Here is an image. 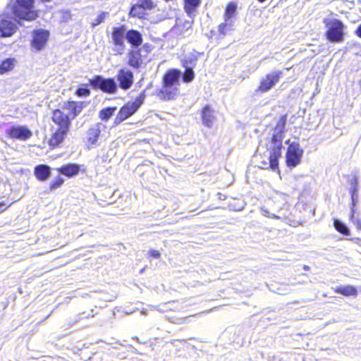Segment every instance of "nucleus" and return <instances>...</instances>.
Returning a JSON list of instances; mask_svg holds the SVG:
<instances>
[{
	"label": "nucleus",
	"instance_id": "f257e3e1",
	"mask_svg": "<svg viewBox=\"0 0 361 361\" xmlns=\"http://www.w3.org/2000/svg\"><path fill=\"white\" fill-rule=\"evenodd\" d=\"M181 75V71L178 69L169 70L163 76L162 86L157 90V96L164 101L174 99L179 93Z\"/></svg>",
	"mask_w": 361,
	"mask_h": 361
},
{
	"label": "nucleus",
	"instance_id": "f03ea898",
	"mask_svg": "<svg viewBox=\"0 0 361 361\" xmlns=\"http://www.w3.org/2000/svg\"><path fill=\"white\" fill-rule=\"evenodd\" d=\"M286 121L287 116H281L273 130L269 157V166L272 170H276L279 166V158L281 156L282 140Z\"/></svg>",
	"mask_w": 361,
	"mask_h": 361
},
{
	"label": "nucleus",
	"instance_id": "7ed1b4c3",
	"mask_svg": "<svg viewBox=\"0 0 361 361\" xmlns=\"http://www.w3.org/2000/svg\"><path fill=\"white\" fill-rule=\"evenodd\" d=\"M327 30L325 32L326 38L332 43H341L344 40L345 25L341 20L337 18L324 20Z\"/></svg>",
	"mask_w": 361,
	"mask_h": 361
},
{
	"label": "nucleus",
	"instance_id": "20e7f679",
	"mask_svg": "<svg viewBox=\"0 0 361 361\" xmlns=\"http://www.w3.org/2000/svg\"><path fill=\"white\" fill-rule=\"evenodd\" d=\"M13 10L18 20L31 21L37 17L34 11V0H15Z\"/></svg>",
	"mask_w": 361,
	"mask_h": 361
},
{
	"label": "nucleus",
	"instance_id": "39448f33",
	"mask_svg": "<svg viewBox=\"0 0 361 361\" xmlns=\"http://www.w3.org/2000/svg\"><path fill=\"white\" fill-rule=\"evenodd\" d=\"M144 98L140 95L132 102H128L118 111L114 121V126H118L127 118L133 116L142 106Z\"/></svg>",
	"mask_w": 361,
	"mask_h": 361
},
{
	"label": "nucleus",
	"instance_id": "423d86ee",
	"mask_svg": "<svg viewBox=\"0 0 361 361\" xmlns=\"http://www.w3.org/2000/svg\"><path fill=\"white\" fill-rule=\"evenodd\" d=\"M89 83L94 89L101 90L108 94H115L118 90V85L112 78H106L98 75L90 78Z\"/></svg>",
	"mask_w": 361,
	"mask_h": 361
},
{
	"label": "nucleus",
	"instance_id": "0eeeda50",
	"mask_svg": "<svg viewBox=\"0 0 361 361\" xmlns=\"http://www.w3.org/2000/svg\"><path fill=\"white\" fill-rule=\"evenodd\" d=\"M126 31V28L124 25L113 27L111 32L112 42L114 45L113 50L116 52V55H122L124 53Z\"/></svg>",
	"mask_w": 361,
	"mask_h": 361
},
{
	"label": "nucleus",
	"instance_id": "6e6552de",
	"mask_svg": "<svg viewBox=\"0 0 361 361\" xmlns=\"http://www.w3.org/2000/svg\"><path fill=\"white\" fill-rule=\"evenodd\" d=\"M303 154V149L300 148L298 142H293L288 147L286 161V164L290 168H294L298 165Z\"/></svg>",
	"mask_w": 361,
	"mask_h": 361
},
{
	"label": "nucleus",
	"instance_id": "1a4fd4ad",
	"mask_svg": "<svg viewBox=\"0 0 361 361\" xmlns=\"http://www.w3.org/2000/svg\"><path fill=\"white\" fill-rule=\"evenodd\" d=\"M283 73L281 71H272L260 80L259 85L256 89V92L264 93L270 90L277 82H279L280 78L282 77Z\"/></svg>",
	"mask_w": 361,
	"mask_h": 361
},
{
	"label": "nucleus",
	"instance_id": "9d476101",
	"mask_svg": "<svg viewBox=\"0 0 361 361\" xmlns=\"http://www.w3.org/2000/svg\"><path fill=\"white\" fill-rule=\"evenodd\" d=\"M116 78L118 82V87L123 90L130 89L134 82L133 73L127 68L119 69Z\"/></svg>",
	"mask_w": 361,
	"mask_h": 361
},
{
	"label": "nucleus",
	"instance_id": "9b49d317",
	"mask_svg": "<svg viewBox=\"0 0 361 361\" xmlns=\"http://www.w3.org/2000/svg\"><path fill=\"white\" fill-rule=\"evenodd\" d=\"M7 135L16 140L25 141L30 139L32 135V131L25 126H13L6 130Z\"/></svg>",
	"mask_w": 361,
	"mask_h": 361
},
{
	"label": "nucleus",
	"instance_id": "f8f14e48",
	"mask_svg": "<svg viewBox=\"0 0 361 361\" xmlns=\"http://www.w3.org/2000/svg\"><path fill=\"white\" fill-rule=\"evenodd\" d=\"M105 126L102 123H96L92 124L87 130L85 139L88 145H95L101 135L102 130L105 129Z\"/></svg>",
	"mask_w": 361,
	"mask_h": 361
},
{
	"label": "nucleus",
	"instance_id": "ddd939ff",
	"mask_svg": "<svg viewBox=\"0 0 361 361\" xmlns=\"http://www.w3.org/2000/svg\"><path fill=\"white\" fill-rule=\"evenodd\" d=\"M49 37V32L43 29L35 30L32 35V45L37 51L41 50L45 46Z\"/></svg>",
	"mask_w": 361,
	"mask_h": 361
},
{
	"label": "nucleus",
	"instance_id": "4468645a",
	"mask_svg": "<svg viewBox=\"0 0 361 361\" xmlns=\"http://www.w3.org/2000/svg\"><path fill=\"white\" fill-rule=\"evenodd\" d=\"M17 25L11 19L0 18V36L8 37L12 36L16 31Z\"/></svg>",
	"mask_w": 361,
	"mask_h": 361
},
{
	"label": "nucleus",
	"instance_id": "2eb2a0df",
	"mask_svg": "<svg viewBox=\"0 0 361 361\" xmlns=\"http://www.w3.org/2000/svg\"><path fill=\"white\" fill-rule=\"evenodd\" d=\"M52 121L59 126V128L69 130L71 120L68 116L64 114L60 109H56L53 111Z\"/></svg>",
	"mask_w": 361,
	"mask_h": 361
},
{
	"label": "nucleus",
	"instance_id": "dca6fc26",
	"mask_svg": "<svg viewBox=\"0 0 361 361\" xmlns=\"http://www.w3.org/2000/svg\"><path fill=\"white\" fill-rule=\"evenodd\" d=\"M126 39L133 49H137L142 43V34L134 29L126 31Z\"/></svg>",
	"mask_w": 361,
	"mask_h": 361
},
{
	"label": "nucleus",
	"instance_id": "f3484780",
	"mask_svg": "<svg viewBox=\"0 0 361 361\" xmlns=\"http://www.w3.org/2000/svg\"><path fill=\"white\" fill-rule=\"evenodd\" d=\"M140 49H133L128 54V64L133 68L138 69L142 63Z\"/></svg>",
	"mask_w": 361,
	"mask_h": 361
},
{
	"label": "nucleus",
	"instance_id": "a211bd4d",
	"mask_svg": "<svg viewBox=\"0 0 361 361\" xmlns=\"http://www.w3.org/2000/svg\"><path fill=\"white\" fill-rule=\"evenodd\" d=\"M34 174L37 180L45 181L51 176V168L46 164L37 165L34 169Z\"/></svg>",
	"mask_w": 361,
	"mask_h": 361
},
{
	"label": "nucleus",
	"instance_id": "6ab92c4d",
	"mask_svg": "<svg viewBox=\"0 0 361 361\" xmlns=\"http://www.w3.org/2000/svg\"><path fill=\"white\" fill-rule=\"evenodd\" d=\"M68 130L58 128L49 140V145L54 147L59 146L64 140Z\"/></svg>",
	"mask_w": 361,
	"mask_h": 361
},
{
	"label": "nucleus",
	"instance_id": "aec40b11",
	"mask_svg": "<svg viewBox=\"0 0 361 361\" xmlns=\"http://www.w3.org/2000/svg\"><path fill=\"white\" fill-rule=\"evenodd\" d=\"M58 171L68 177H73L77 175L79 172L80 167L76 164H68L62 166L61 167L57 169Z\"/></svg>",
	"mask_w": 361,
	"mask_h": 361
},
{
	"label": "nucleus",
	"instance_id": "412c9836",
	"mask_svg": "<svg viewBox=\"0 0 361 361\" xmlns=\"http://www.w3.org/2000/svg\"><path fill=\"white\" fill-rule=\"evenodd\" d=\"M85 107L84 102H75L71 101L68 102L66 104V108L69 111V112L73 115L72 118H75L77 116H78L83 108Z\"/></svg>",
	"mask_w": 361,
	"mask_h": 361
},
{
	"label": "nucleus",
	"instance_id": "4be33fe9",
	"mask_svg": "<svg viewBox=\"0 0 361 361\" xmlns=\"http://www.w3.org/2000/svg\"><path fill=\"white\" fill-rule=\"evenodd\" d=\"M348 183L351 199H353V201H355L359 198V177L357 175H354L350 179H349Z\"/></svg>",
	"mask_w": 361,
	"mask_h": 361
},
{
	"label": "nucleus",
	"instance_id": "5701e85b",
	"mask_svg": "<svg viewBox=\"0 0 361 361\" xmlns=\"http://www.w3.org/2000/svg\"><path fill=\"white\" fill-rule=\"evenodd\" d=\"M202 123L208 127L211 128L213 126L214 116L212 111L209 106H205L202 111Z\"/></svg>",
	"mask_w": 361,
	"mask_h": 361
},
{
	"label": "nucleus",
	"instance_id": "b1692460",
	"mask_svg": "<svg viewBox=\"0 0 361 361\" xmlns=\"http://www.w3.org/2000/svg\"><path fill=\"white\" fill-rule=\"evenodd\" d=\"M200 4V0H184V9L190 18L195 16L197 8Z\"/></svg>",
	"mask_w": 361,
	"mask_h": 361
},
{
	"label": "nucleus",
	"instance_id": "393cba45",
	"mask_svg": "<svg viewBox=\"0 0 361 361\" xmlns=\"http://www.w3.org/2000/svg\"><path fill=\"white\" fill-rule=\"evenodd\" d=\"M336 292L344 296L356 297L357 295V288L350 285L338 287L336 288Z\"/></svg>",
	"mask_w": 361,
	"mask_h": 361
},
{
	"label": "nucleus",
	"instance_id": "a878e982",
	"mask_svg": "<svg viewBox=\"0 0 361 361\" xmlns=\"http://www.w3.org/2000/svg\"><path fill=\"white\" fill-rule=\"evenodd\" d=\"M116 106H108L100 110L99 116L102 121H107L114 114Z\"/></svg>",
	"mask_w": 361,
	"mask_h": 361
},
{
	"label": "nucleus",
	"instance_id": "bb28decb",
	"mask_svg": "<svg viewBox=\"0 0 361 361\" xmlns=\"http://www.w3.org/2000/svg\"><path fill=\"white\" fill-rule=\"evenodd\" d=\"M129 15L132 17L143 18L147 15V11L136 3L131 6Z\"/></svg>",
	"mask_w": 361,
	"mask_h": 361
},
{
	"label": "nucleus",
	"instance_id": "cd10ccee",
	"mask_svg": "<svg viewBox=\"0 0 361 361\" xmlns=\"http://www.w3.org/2000/svg\"><path fill=\"white\" fill-rule=\"evenodd\" d=\"M237 10V4L235 2H230L225 11L224 13V20L225 21H232L231 18L234 16Z\"/></svg>",
	"mask_w": 361,
	"mask_h": 361
},
{
	"label": "nucleus",
	"instance_id": "c85d7f7f",
	"mask_svg": "<svg viewBox=\"0 0 361 361\" xmlns=\"http://www.w3.org/2000/svg\"><path fill=\"white\" fill-rule=\"evenodd\" d=\"M334 226L335 229L340 233L348 236L350 234L348 227L339 219H334Z\"/></svg>",
	"mask_w": 361,
	"mask_h": 361
},
{
	"label": "nucleus",
	"instance_id": "c756f323",
	"mask_svg": "<svg viewBox=\"0 0 361 361\" xmlns=\"http://www.w3.org/2000/svg\"><path fill=\"white\" fill-rule=\"evenodd\" d=\"M197 61V56L194 54H189L182 60V63L184 68H195Z\"/></svg>",
	"mask_w": 361,
	"mask_h": 361
},
{
	"label": "nucleus",
	"instance_id": "7c9ffc66",
	"mask_svg": "<svg viewBox=\"0 0 361 361\" xmlns=\"http://www.w3.org/2000/svg\"><path fill=\"white\" fill-rule=\"evenodd\" d=\"M14 66L13 59H6L0 63V74L5 73L11 71Z\"/></svg>",
	"mask_w": 361,
	"mask_h": 361
},
{
	"label": "nucleus",
	"instance_id": "2f4dec72",
	"mask_svg": "<svg viewBox=\"0 0 361 361\" xmlns=\"http://www.w3.org/2000/svg\"><path fill=\"white\" fill-rule=\"evenodd\" d=\"M193 69V68H185V71L182 75L184 82L189 83L193 80L195 78V73Z\"/></svg>",
	"mask_w": 361,
	"mask_h": 361
},
{
	"label": "nucleus",
	"instance_id": "473e14b6",
	"mask_svg": "<svg viewBox=\"0 0 361 361\" xmlns=\"http://www.w3.org/2000/svg\"><path fill=\"white\" fill-rule=\"evenodd\" d=\"M137 4L146 11H150L156 6L152 0H137Z\"/></svg>",
	"mask_w": 361,
	"mask_h": 361
},
{
	"label": "nucleus",
	"instance_id": "72a5a7b5",
	"mask_svg": "<svg viewBox=\"0 0 361 361\" xmlns=\"http://www.w3.org/2000/svg\"><path fill=\"white\" fill-rule=\"evenodd\" d=\"M232 21H225L219 25V32L222 35H226L228 30L232 29Z\"/></svg>",
	"mask_w": 361,
	"mask_h": 361
},
{
	"label": "nucleus",
	"instance_id": "f704fd0d",
	"mask_svg": "<svg viewBox=\"0 0 361 361\" xmlns=\"http://www.w3.org/2000/svg\"><path fill=\"white\" fill-rule=\"evenodd\" d=\"M75 94L79 97H86L90 94V90L87 85H82L77 89Z\"/></svg>",
	"mask_w": 361,
	"mask_h": 361
},
{
	"label": "nucleus",
	"instance_id": "c9c22d12",
	"mask_svg": "<svg viewBox=\"0 0 361 361\" xmlns=\"http://www.w3.org/2000/svg\"><path fill=\"white\" fill-rule=\"evenodd\" d=\"M108 12H101L97 17V18L94 20V21L92 23V26L95 27L97 25H99L102 23H103L105 20V18L109 16Z\"/></svg>",
	"mask_w": 361,
	"mask_h": 361
},
{
	"label": "nucleus",
	"instance_id": "e433bc0d",
	"mask_svg": "<svg viewBox=\"0 0 361 361\" xmlns=\"http://www.w3.org/2000/svg\"><path fill=\"white\" fill-rule=\"evenodd\" d=\"M64 182L62 177L59 176L54 180L50 183L49 188L51 190H54L60 187Z\"/></svg>",
	"mask_w": 361,
	"mask_h": 361
},
{
	"label": "nucleus",
	"instance_id": "4c0bfd02",
	"mask_svg": "<svg viewBox=\"0 0 361 361\" xmlns=\"http://www.w3.org/2000/svg\"><path fill=\"white\" fill-rule=\"evenodd\" d=\"M357 202H358V200L353 201V199H351L350 219L352 222L356 219V218H355V213L356 211L355 206H356V204L357 203Z\"/></svg>",
	"mask_w": 361,
	"mask_h": 361
},
{
	"label": "nucleus",
	"instance_id": "58836bf2",
	"mask_svg": "<svg viewBox=\"0 0 361 361\" xmlns=\"http://www.w3.org/2000/svg\"><path fill=\"white\" fill-rule=\"evenodd\" d=\"M262 214L265 216L272 218V219H279V216L275 215L274 214H272L269 212L267 209L262 208Z\"/></svg>",
	"mask_w": 361,
	"mask_h": 361
},
{
	"label": "nucleus",
	"instance_id": "ea45409f",
	"mask_svg": "<svg viewBox=\"0 0 361 361\" xmlns=\"http://www.w3.org/2000/svg\"><path fill=\"white\" fill-rule=\"evenodd\" d=\"M81 319V317L80 315L76 316L74 319H70L68 322V327L73 326L75 324L78 322Z\"/></svg>",
	"mask_w": 361,
	"mask_h": 361
},
{
	"label": "nucleus",
	"instance_id": "a19ab883",
	"mask_svg": "<svg viewBox=\"0 0 361 361\" xmlns=\"http://www.w3.org/2000/svg\"><path fill=\"white\" fill-rule=\"evenodd\" d=\"M149 256L153 258L159 259L161 256V254L158 250H151L149 251Z\"/></svg>",
	"mask_w": 361,
	"mask_h": 361
},
{
	"label": "nucleus",
	"instance_id": "79ce46f5",
	"mask_svg": "<svg viewBox=\"0 0 361 361\" xmlns=\"http://www.w3.org/2000/svg\"><path fill=\"white\" fill-rule=\"evenodd\" d=\"M353 223L356 226V228L359 230H361V219H356L355 221H353Z\"/></svg>",
	"mask_w": 361,
	"mask_h": 361
},
{
	"label": "nucleus",
	"instance_id": "37998d69",
	"mask_svg": "<svg viewBox=\"0 0 361 361\" xmlns=\"http://www.w3.org/2000/svg\"><path fill=\"white\" fill-rule=\"evenodd\" d=\"M355 34L360 37L361 38V23L358 25L356 31H355Z\"/></svg>",
	"mask_w": 361,
	"mask_h": 361
},
{
	"label": "nucleus",
	"instance_id": "c03bdc74",
	"mask_svg": "<svg viewBox=\"0 0 361 361\" xmlns=\"http://www.w3.org/2000/svg\"><path fill=\"white\" fill-rule=\"evenodd\" d=\"M279 197L282 199L283 201L286 202L287 201V195L286 194H283V193H279L278 194Z\"/></svg>",
	"mask_w": 361,
	"mask_h": 361
},
{
	"label": "nucleus",
	"instance_id": "a18cd8bd",
	"mask_svg": "<svg viewBox=\"0 0 361 361\" xmlns=\"http://www.w3.org/2000/svg\"><path fill=\"white\" fill-rule=\"evenodd\" d=\"M6 208L7 207H6L4 202H0V212H4Z\"/></svg>",
	"mask_w": 361,
	"mask_h": 361
},
{
	"label": "nucleus",
	"instance_id": "49530a36",
	"mask_svg": "<svg viewBox=\"0 0 361 361\" xmlns=\"http://www.w3.org/2000/svg\"><path fill=\"white\" fill-rule=\"evenodd\" d=\"M192 23V20H186L185 23V26L189 28V27H191Z\"/></svg>",
	"mask_w": 361,
	"mask_h": 361
},
{
	"label": "nucleus",
	"instance_id": "de8ad7c7",
	"mask_svg": "<svg viewBox=\"0 0 361 361\" xmlns=\"http://www.w3.org/2000/svg\"><path fill=\"white\" fill-rule=\"evenodd\" d=\"M285 143H286V144H287V145H288V146H289V145H290V143H292V142H290V140H286V141L285 142Z\"/></svg>",
	"mask_w": 361,
	"mask_h": 361
},
{
	"label": "nucleus",
	"instance_id": "09e8293b",
	"mask_svg": "<svg viewBox=\"0 0 361 361\" xmlns=\"http://www.w3.org/2000/svg\"><path fill=\"white\" fill-rule=\"evenodd\" d=\"M304 268H305V269H308V267L307 266H305Z\"/></svg>",
	"mask_w": 361,
	"mask_h": 361
}]
</instances>
